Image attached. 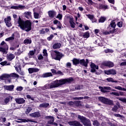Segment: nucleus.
<instances>
[{"mask_svg":"<svg viewBox=\"0 0 126 126\" xmlns=\"http://www.w3.org/2000/svg\"><path fill=\"white\" fill-rule=\"evenodd\" d=\"M72 81H73V78L71 77L67 79H62L59 80H57L47 84L46 87L48 88V89H52L53 88L59 87V86L65 84L66 83H70V82H72Z\"/></svg>","mask_w":126,"mask_h":126,"instance_id":"nucleus-1","label":"nucleus"},{"mask_svg":"<svg viewBox=\"0 0 126 126\" xmlns=\"http://www.w3.org/2000/svg\"><path fill=\"white\" fill-rule=\"evenodd\" d=\"M17 22L19 27H20L22 30H24L26 32L31 31L32 27V23H31L30 21L27 20L24 21L23 20L21 19V18L19 16Z\"/></svg>","mask_w":126,"mask_h":126,"instance_id":"nucleus-2","label":"nucleus"},{"mask_svg":"<svg viewBox=\"0 0 126 126\" xmlns=\"http://www.w3.org/2000/svg\"><path fill=\"white\" fill-rule=\"evenodd\" d=\"M52 58L56 61H61V59L64 57L63 54L59 51H54L51 53Z\"/></svg>","mask_w":126,"mask_h":126,"instance_id":"nucleus-3","label":"nucleus"},{"mask_svg":"<svg viewBox=\"0 0 126 126\" xmlns=\"http://www.w3.org/2000/svg\"><path fill=\"white\" fill-rule=\"evenodd\" d=\"M0 45L1 47H0V52L2 53L3 55H6L8 50V45L4 41H2Z\"/></svg>","mask_w":126,"mask_h":126,"instance_id":"nucleus-4","label":"nucleus"},{"mask_svg":"<svg viewBox=\"0 0 126 126\" xmlns=\"http://www.w3.org/2000/svg\"><path fill=\"white\" fill-rule=\"evenodd\" d=\"M78 118L85 126H91V122L86 118L80 115H78Z\"/></svg>","mask_w":126,"mask_h":126,"instance_id":"nucleus-5","label":"nucleus"},{"mask_svg":"<svg viewBox=\"0 0 126 126\" xmlns=\"http://www.w3.org/2000/svg\"><path fill=\"white\" fill-rule=\"evenodd\" d=\"M98 99L99 101H100V102H102V103H103V104H106V105H113L114 104L113 101L103 96L99 97Z\"/></svg>","mask_w":126,"mask_h":126,"instance_id":"nucleus-6","label":"nucleus"},{"mask_svg":"<svg viewBox=\"0 0 126 126\" xmlns=\"http://www.w3.org/2000/svg\"><path fill=\"white\" fill-rule=\"evenodd\" d=\"M16 123H37L36 121H34L31 119L27 118V119H18L17 120H15Z\"/></svg>","mask_w":126,"mask_h":126,"instance_id":"nucleus-7","label":"nucleus"},{"mask_svg":"<svg viewBox=\"0 0 126 126\" xmlns=\"http://www.w3.org/2000/svg\"><path fill=\"white\" fill-rule=\"evenodd\" d=\"M116 26H117V25L116 24L115 21H112L110 25L107 28V30H109L110 32H113L114 30L116 29Z\"/></svg>","mask_w":126,"mask_h":126,"instance_id":"nucleus-8","label":"nucleus"},{"mask_svg":"<svg viewBox=\"0 0 126 126\" xmlns=\"http://www.w3.org/2000/svg\"><path fill=\"white\" fill-rule=\"evenodd\" d=\"M4 22L7 27H10L11 26V17L7 16L4 19Z\"/></svg>","mask_w":126,"mask_h":126,"instance_id":"nucleus-9","label":"nucleus"},{"mask_svg":"<svg viewBox=\"0 0 126 126\" xmlns=\"http://www.w3.org/2000/svg\"><path fill=\"white\" fill-rule=\"evenodd\" d=\"M104 73L105 74H107V75H111V74L115 75V74H117V71H116V70L112 69L108 70H105Z\"/></svg>","mask_w":126,"mask_h":126,"instance_id":"nucleus-10","label":"nucleus"},{"mask_svg":"<svg viewBox=\"0 0 126 126\" xmlns=\"http://www.w3.org/2000/svg\"><path fill=\"white\" fill-rule=\"evenodd\" d=\"M68 124L69 126H82V125L81 124H80V123L79 122H78L77 121L69 122L68 123Z\"/></svg>","mask_w":126,"mask_h":126,"instance_id":"nucleus-11","label":"nucleus"},{"mask_svg":"<svg viewBox=\"0 0 126 126\" xmlns=\"http://www.w3.org/2000/svg\"><path fill=\"white\" fill-rule=\"evenodd\" d=\"M103 65L105 66H108V67H114V63L110 61H105L103 62Z\"/></svg>","mask_w":126,"mask_h":126,"instance_id":"nucleus-12","label":"nucleus"},{"mask_svg":"<svg viewBox=\"0 0 126 126\" xmlns=\"http://www.w3.org/2000/svg\"><path fill=\"white\" fill-rule=\"evenodd\" d=\"M15 68L16 71H17V72H18L19 74H20L21 75H24V72L21 71V68L20 67V65H19L18 66L17 65H16L15 66Z\"/></svg>","mask_w":126,"mask_h":126,"instance_id":"nucleus-13","label":"nucleus"},{"mask_svg":"<svg viewBox=\"0 0 126 126\" xmlns=\"http://www.w3.org/2000/svg\"><path fill=\"white\" fill-rule=\"evenodd\" d=\"M3 88L5 90H7L8 91H13V89H14V85L3 86Z\"/></svg>","mask_w":126,"mask_h":126,"instance_id":"nucleus-14","label":"nucleus"},{"mask_svg":"<svg viewBox=\"0 0 126 126\" xmlns=\"http://www.w3.org/2000/svg\"><path fill=\"white\" fill-rule=\"evenodd\" d=\"M91 72H95L96 71L95 69H98L99 68V66L96 65L94 63H92L91 64Z\"/></svg>","mask_w":126,"mask_h":126,"instance_id":"nucleus-15","label":"nucleus"},{"mask_svg":"<svg viewBox=\"0 0 126 126\" xmlns=\"http://www.w3.org/2000/svg\"><path fill=\"white\" fill-rule=\"evenodd\" d=\"M67 18L69 19V22L71 28H74L75 27V23L73 22V18L70 16H68Z\"/></svg>","mask_w":126,"mask_h":126,"instance_id":"nucleus-16","label":"nucleus"},{"mask_svg":"<svg viewBox=\"0 0 126 126\" xmlns=\"http://www.w3.org/2000/svg\"><path fill=\"white\" fill-rule=\"evenodd\" d=\"M89 63V60L86 59V61L84 60V59L79 60V63L81 64V65H84V66H87Z\"/></svg>","mask_w":126,"mask_h":126,"instance_id":"nucleus-17","label":"nucleus"},{"mask_svg":"<svg viewBox=\"0 0 126 126\" xmlns=\"http://www.w3.org/2000/svg\"><path fill=\"white\" fill-rule=\"evenodd\" d=\"M99 89L101 92H103V93H106L107 90H111V87H99Z\"/></svg>","mask_w":126,"mask_h":126,"instance_id":"nucleus-18","label":"nucleus"},{"mask_svg":"<svg viewBox=\"0 0 126 126\" xmlns=\"http://www.w3.org/2000/svg\"><path fill=\"white\" fill-rule=\"evenodd\" d=\"M48 15L50 18H54L56 15H57V13L54 10H50L48 12Z\"/></svg>","mask_w":126,"mask_h":126,"instance_id":"nucleus-19","label":"nucleus"},{"mask_svg":"<svg viewBox=\"0 0 126 126\" xmlns=\"http://www.w3.org/2000/svg\"><path fill=\"white\" fill-rule=\"evenodd\" d=\"M30 116L32 118H39V117H40L41 114L39 112H36L30 114Z\"/></svg>","mask_w":126,"mask_h":126,"instance_id":"nucleus-20","label":"nucleus"},{"mask_svg":"<svg viewBox=\"0 0 126 126\" xmlns=\"http://www.w3.org/2000/svg\"><path fill=\"white\" fill-rule=\"evenodd\" d=\"M94 44L98 45V46H100L102 47L104 45V41L100 40L99 39H97L94 41Z\"/></svg>","mask_w":126,"mask_h":126,"instance_id":"nucleus-21","label":"nucleus"},{"mask_svg":"<svg viewBox=\"0 0 126 126\" xmlns=\"http://www.w3.org/2000/svg\"><path fill=\"white\" fill-rule=\"evenodd\" d=\"M11 8L12 9H23L24 8H25V6L19 5L18 6H12Z\"/></svg>","mask_w":126,"mask_h":126,"instance_id":"nucleus-22","label":"nucleus"},{"mask_svg":"<svg viewBox=\"0 0 126 126\" xmlns=\"http://www.w3.org/2000/svg\"><path fill=\"white\" fill-rule=\"evenodd\" d=\"M15 101L18 104H23L25 102V100L23 98H15Z\"/></svg>","mask_w":126,"mask_h":126,"instance_id":"nucleus-23","label":"nucleus"},{"mask_svg":"<svg viewBox=\"0 0 126 126\" xmlns=\"http://www.w3.org/2000/svg\"><path fill=\"white\" fill-rule=\"evenodd\" d=\"M29 73H33V72H38L39 71V69L37 68H29L28 69Z\"/></svg>","mask_w":126,"mask_h":126,"instance_id":"nucleus-24","label":"nucleus"},{"mask_svg":"<svg viewBox=\"0 0 126 126\" xmlns=\"http://www.w3.org/2000/svg\"><path fill=\"white\" fill-rule=\"evenodd\" d=\"M32 13L31 12H26L24 13V15L26 18H28V19H30V18H32Z\"/></svg>","mask_w":126,"mask_h":126,"instance_id":"nucleus-25","label":"nucleus"},{"mask_svg":"<svg viewBox=\"0 0 126 126\" xmlns=\"http://www.w3.org/2000/svg\"><path fill=\"white\" fill-rule=\"evenodd\" d=\"M46 119H48L49 120H50L48 122V124H49V125H53V123H54V117H52V116H46Z\"/></svg>","mask_w":126,"mask_h":126,"instance_id":"nucleus-26","label":"nucleus"},{"mask_svg":"<svg viewBox=\"0 0 126 126\" xmlns=\"http://www.w3.org/2000/svg\"><path fill=\"white\" fill-rule=\"evenodd\" d=\"M14 58H15V56L12 54H7V59L9 62L12 61Z\"/></svg>","mask_w":126,"mask_h":126,"instance_id":"nucleus-27","label":"nucleus"},{"mask_svg":"<svg viewBox=\"0 0 126 126\" xmlns=\"http://www.w3.org/2000/svg\"><path fill=\"white\" fill-rule=\"evenodd\" d=\"M50 76H53V74L51 72H47L42 74V77L44 78L46 77H50Z\"/></svg>","mask_w":126,"mask_h":126,"instance_id":"nucleus-28","label":"nucleus"},{"mask_svg":"<svg viewBox=\"0 0 126 126\" xmlns=\"http://www.w3.org/2000/svg\"><path fill=\"white\" fill-rule=\"evenodd\" d=\"M9 76V75L7 74H4L0 77V79H1V80H5V79H6V78H8Z\"/></svg>","mask_w":126,"mask_h":126,"instance_id":"nucleus-29","label":"nucleus"},{"mask_svg":"<svg viewBox=\"0 0 126 126\" xmlns=\"http://www.w3.org/2000/svg\"><path fill=\"white\" fill-rule=\"evenodd\" d=\"M72 62L74 65H77V64H79V59L74 58L72 60Z\"/></svg>","mask_w":126,"mask_h":126,"instance_id":"nucleus-30","label":"nucleus"},{"mask_svg":"<svg viewBox=\"0 0 126 126\" xmlns=\"http://www.w3.org/2000/svg\"><path fill=\"white\" fill-rule=\"evenodd\" d=\"M62 46V45L61 44V43H55L53 45V48L54 49H60V48H61V46Z\"/></svg>","mask_w":126,"mask_h":126,"instance_id":"nucleus-31","label":"nucleus"},{"mask_svg":"<svg viewBox=\"0 0 126 126\" xmlns=\"http://www.w3.org/2000/svg\"><path fill=\"white\" fill-rule=\"evenodd\" d=\"M14 39V33L11 35V37H8L5 39L6 42H9V41H12Z\"/></svg>","mask_w":126,"mask_h":126,"instance_id":"nucleus-32","label":"nucleus"},{"mask_svg":"<svg viewBox=\"0 0 126 126\" xmlns=\"http://www.w3.org/2000/svg\"><path fill=\"white\" fill-rule=\"evenodd\" d=\"M50 106V104L48 103H42L39 105L40 108H48Z\"/></svg>","mask_w":126,"mask_h":126,"instance_id":"nucleus-33","label":"nucleus"},{"mask_svg":"<svg viewBox=\"0 0 126 126\" xmlns=\"http://www.w3.org/2000/svg\"><path fill=\"white\" fill-rule=\"evenodd\" d=\"M106 80L108 82H111L112 83H113L114 82L118 83V82H119V81H115L112 78H108L106 79Z\"/></svg>","mask_w":126,"mask_h":126,"instance_id":"nucleus-34","label":"nucleus"},{"mask_svg":"<svg viewBox=\"0 0 126 126\" xmlns=\"http://www.w3.org/2000/svg\"><path fill=\"white\" fill-rule=\"evenodd\" d=\"M108 5H99V9H103V10H106V9H108Z\"/></svg>","mask_w":126,"mask_h":126,"instance_id":"nucleus-35","label":"nucleus"},{"mask_svg":"<svg viewBox=\"0 0 126 126\" xmlns=\"http://www.w3.org/2000/svg\"><path fill=\"white\" fill-rule=\"evenodd\" d=\"M24 43L26 45H28V44H31V43H32V40H31V39H26L24 41Z\"/></svg>","mask_w":126,"mask_h":126,"instance_id":"nucleus-36","label":"nucleus"},{"mask_svg":"<svg viewBox=\"0 0 126 126\" xmlns=\"http://www.w3.org/2000/svg\"><path fill=\"white\" fill-rule=\"evenodd\" d=\"M33 16L35 19H38L40 18V17H41V16L40 15V14L36 12H34L33 13Z\"/></svg>","mask_w":126,"mask_h":126,"instance_id":"nucleus-37","label":"nucleus"},{"mask_svg":"<svg viewBox=\"0 0 126 126\" xmlns=\"http://www.w3.org/2000/svg\"><path fill=\"white\" fill-rule=\"evenodd\" d=\"M115 89H117V90H121V91H126V89L123 88L121 86H116L114 87Z\"/></svg>","mask_w":126,"mask_h":126,"instance_id":"nucleus-38","label":"nucleus"},{"mask_svg":"<svg viewBox=\"0 0 126 126\" xmlns=\"http://www.w3.org/2000/svg\"><path fill=\"white\" fill-rule=\"evenodd\" d=\"M36 51L34 50V51H30V52L28 54V56H29V57L30 59H31V58H32V56H34V55H35V52Z\"/></svg>","mask_w":126,"mask_h":126,"instance_id":"nucleus-39","label":"nucleus"},{"mask_svg":"<svg viewBox=\"0 0 126 126\" xmlns=\"http://www.w3.org/2000/svg\"><path fill=\"white\" fill-rule=\"evenodd\" d=\"M10 98H12V97H11V96H8L6 98L4 99V103L5 104H7V103H8V102H9V101L10 100Z\"/></svg>","mask_w":126,"mask_h":126,"instance_id":"nucleus-40","label":"nucleus"},{"mask_svg":"<svg viewBox=\"0 0 126 126\" xmlns=\"http://www.w3.org/2000/svg\"><path fill=\"white\" fill-rule=\"evenodd\" d=\"M11 77H14L15 78H18L19 75L15 73H13L10 74Z\"/></svg>","mask_w":126,"mask_h":126,"instance_id":"nucleus-41","label":"nucleus"},{"mask_svg":"<svg viewBox=\"0 0 126 126\" xmlns=\"http://www.w3.org/2000/svg\"><path fill=\"white\" fill-rule=\"evenodd\" d=\"M89 32H84L83 35V37L84 38H89Z\"/></svg>","mask_w":126,"mask_h":126,"instance_id":"nucleus-42","label":"nucleus"},{"mask_svg":"<svg viewBox=\"0 0 126 126\" xmlns=\"http://www.w3.org/2000/svg\"><path fill=\"white\" fill-rule=\"evenodd\" d=\"M105 21H106V17H101L99 20V22L103 23V22H105Z\"/></svg>","mask_w":126,"mask_h":126,"instance_id":"nucleus-43","label":"nucleus"},{"mask_svg":"<svg viewBox=\"0 0 126 126\" xmlns=\"http://www.w3.org/2000/svg\"><path fill=\"white\" fill-rule=\"evenodd\" d=\"M32 111V108H31V107H29L26 110V114L27 115H28V114H29V113H30V112H31Z\"/></svg>","mask_w":126,"mask_h":126,"instance_id":"nucleus-44","label":"nucleus"},{"mask_svg":"<svg viewBox=\"0 0 126 126\" xmlns=\"http://www.w3.org/2000/svg\"><path fill=\"white\" fill-rule=\"evenodd\" d=\"M56 18H58V19H59V20H62V19H63V14H58L56 17Z\"/></svg>","mask_w":126,"mask_h":126,"instance_id":"nucleus-45","label":"nucleus"},{"mask_svg":"<svg viewBox=\"0 0 126 126\" xmlns=\"http://www.w3.org/2000/svg\"><path fill=\"white\" fill-rule=\"evenodd\" d=\"M87 3H88L89 5H93L95 3H94L92 0H88Z\"/></svg>","mask_w":126,"mask_h":126,"instance_id":"nucleus-46","label":"nucleus"},{"mask_svg":"<svg viewBox=\"0 0 126 126\" xmlns=\"http://www.w3.org/2000/svg\"><path fill=\"white\" fill-rule=\"evenodd\" d=\"M47 84L45 85L44 87H39V89H42V90H46V89H49L47 88Z\"/></svg>","mask_w":126,"mask_h":126,"instance_id":"nucleus-47","label":"nucleus"},{"mask_svg":"<svg viewBox=\"0 0 126 126\" xmlns=\"http://www.w3.org/2000/svg\"><path fill=\"white\" fill-rule=\"evenodd\" d=\"M105 53L106 54L108 53H113V51L112 49H107L104 50Z\"/></svg>","mask_w":126,"mask_h":126,"instance_id":"nucleus-48","label":"nucleus"},{"mask_svg":"<svg viewBox=\"0 0 126 126\" xmlns=\"http://www.w3.org/2000/svg\"><path fill=\"white\" fill-rule=\"evenodd\" d=\"M54 35L53 34H51L48 37H47L48 41H51L53 40V38H54Z\"/></svg>","mask_w":126,"mask_h":126,"instance_id":"nucleus-49","label":"nucleus"},{"mask_svg":"<svg viewBox=\"0 0 126 126\" xmlns=\"http://www.w3.org/2000/svg\"><path fill=\"white\" fill-rule=\"evenodd\" d=\"M118 109H119V107H118V106L115 105L112 108V111H113V112H117V111L118 110Z\"/></svg>","mask_w":126,"mask_h":126,"instance_id":"nucleus-50","label":"nucleus"},{"mask_svg":"<svg viewBox=\"0 0 126 126\" xmlns=\"http://www.w3.org/2000/svg\"><path fill=\"white\" fill-rule=\"evenodd\" d=\"M43 54L44 57H48V53H47V50H43Z\"/></svg>","mask_w":126,"mask_h":126,"instance_id":"nucleus-51","label":"nucleus"},{"mask_svg":"<svg viewBox=\"0 0 126 126\" xmlns=\"http://www.w3.org/2000/svg\"><path fill=\"white\" fill-rule=\"evenodd\" d=\"M119 100L120 101H122V102H124L125 103H126V98H123V97H119Z\"/></svg>","mask_w":126,"mask_h":126,"instance_id":"nucleus-52","label":"nucleus"},{"mask_svg":"<svg viewBox=\"0 0 126 126\" xmlns=\"http://www.w3.org/2000/svg\"><path fill=\"white\" fill-rule=\"evenodd\" d=\"M54 24H56L57 25H59V24H61V22L58 21V20H55L53 21Z\"/></svg>","mask_w":126,"mask_h":126,"instance_id":"nucleus-53","label":"nucleus"},{"mask_svg":"<svg viewBox=\"0 0 126 126\" xmlns=\"http://www.w3.org/2000/svg\"><path fill=\"white\" fill-rule=\"evenodd\" d=\"M17 91H22L23 90V87L20 86V87H17L16 88Z\"/></svg>","mask_w":126,"mask_h":126,"instance_id":"nucleus-54","label":"nucleus"},{"mask_svg":"<svg viewBox=\"0 0 126 126\" xmlns=\"http://www.w3.org/2000/svg\"><path fill=\"white\" fill-rule=\"evenodd\" d=\"M94 126H100V124L98 121H94L93 123Z\"/></svg>","mask_w":126,"mask_h":126,"instance_id":"nucleus-55","label":"nucleus"},{"mask_svg":"<svg viewBox=\"0 0 126 126\" xmlns=\"http://www.w3.org/2000/svg\"><path fill=\"white\" fill-rule=\"evenodd\" d=\"M101 32H102V33L104 35H109V34H110V32H108L107 31H101Z\"/></svg>","mask_w":126,"mask_h":126,"instance_id":"nucleus-56","label":"nucleus"},{"mask_svg":"<svg viewBox=\"0 0 126 126\" xmlns=\"http://www.w3.org/2000/svg\"><path fill=\"white\" fill-rule=\"evenodd\" d=\"M86 16L88 18H89V19H90V20H92L94 17V16L92 15H86Z\"/></svg>","mask_w":126,"mask_h":126,"instance_id":"nucleus-57","label":"nucleus"},{"mask_svg":"<svg viewBox=\"0 0 126 126\" xmlns=\"http://www.w3.org/2000/svg\"><path fill=\"white\" fill-rule=\"evenodd\" d=\"M117 26H118V27H120V28L123 27V22H118L117 24Z\"/></svg>","mask_w":126,"mask_h":126,"instance_id":"nucleus-58","label":"nucleus"},{"mask_svg":"<svg viewBox=\"0 0 126 126\" xmlns=\"http://www.w3.org/2000/svg\"><path fill=\"white\" fill-rule=\"evenodd\" d=\"M111 95H114V96H120V94L119 93H110Z\"/></svg>","mask_w":126,"mask_h":126,"instance_id":"nucleus-59","label":"nucleus"},{"mask_svg":"<svg viewBox=\"0 0 126 126\" xmlns=\"http://www.w3.org/2000/svg\"><path fill=\"white\" fill-rule=\"evenodd\" d=\"M27 98L28 99H31V100H32V101H34V97H31V95L29 94L27 95Z\"/></svg>","mask_w":126,"mask_h":126,"instance_id":"nucleus-60","label":"nucleus"},{"mask_svg":"<svg viewBox=\"0 0 126 126\" xmlns=\"http://www.w3.org/2000/svg\"><path fill=\"white\" fill-rule=\"evenodd\" d=\"M82 88H83L82 86H77L75 87V89H76L77 90H80V89H82Z\"/></svg>","mask_w":126,"mask_h":126,"instance_id":"nucleus-61","label":"nucleus"},{"mask_svg":"<svg viewBox=\"0 0 126 126\" xmlns=\"http://www.w3.org/2000/svg\"><path fill=\"white\" fill-rule=\"evenodd\" d=\"M66 66L69 68H70V67L71 66V63L69 62L67 63L66 64Z\"/></svg>","mask_w":126,"mask_h":126,"instance_id":"nucleus-62","label":"nucleus"},{"mask_svg":"<svg viewBox=\"0 0 126 126\" xmlns=\"http://www.w3.org/2000/svg\"><path fill=\"white\" fill-rule=\"evenodd\" d=\"M46 33V32L45 31V29H42L40 31V34H45Z\"/></svg>","mask_w":126,"mask_h":126,"instance_id":"nucleus-63","label":"nucleus"},{"mask_svg":"<svg viewBox=\"0 0 126 126\" xmlns=\"http://www.w3.org/2000/svg\"><path fill=\"white\" fill-rule=\"evenodd\" d=\"M43 58L44 57H43V55H42V54H40L38 56V60H43Z\"/></svg>","mask_w":126,"mask_h":126,"instance_id":"nucleus-64","label":"nucleus"}]
</instances>
